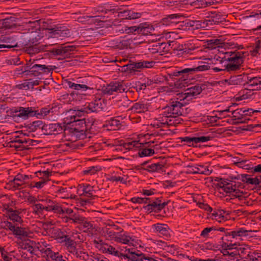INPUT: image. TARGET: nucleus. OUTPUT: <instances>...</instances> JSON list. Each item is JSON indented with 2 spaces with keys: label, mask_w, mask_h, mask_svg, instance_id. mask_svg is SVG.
I'll list each match as a JSON object with an SVG mask.
<instances>
[{
  "label": "nucleus",
  "mask_w": 261,
  "mask_h": 261,
  "mask_svg": "<svg viewBox=\"0 0 261 261\" xmlns=\"http://www.w3.org/2000/svg\"><path fill=\"white\" fill-rule=\"evenodd\" d=\"M126 259L128 261H145V254L133 248H128Z\"/></svg>",
  "instance_id": "nucleus-23"
},
{
  "label": "nucleus",
  "mask_w": 261,
  "mask_h": 261,
  "mask_svg": "<svg viewBox=\"0 0 261 261\" xmlns=\"http://www.w3.org/2000/svg\"><path fill=\"white\" fill-rule=\"evenodd\" d=\"M118 118H119V117L117 118H111L109 120L106 121L107 125L110 127V129L116 130L121 127V124Z\"/></svg>",
  "instance_id": "nucleus-43"
},
{
  "label": "nucleus",
  "mask_w": 261,
  "mask_h": 261,
  "mask_svg": "<svg viewBox=\"0 0 261 261\" xmlns=\"http://www.w3.org/2000/svg\"><path fill=\"white\" fill-rule=\"evenodd\" d=\"M247 87L241 90L239 92L238 100H243L250 98L254 94L253 91L261 89V77H253L248 79L246 84Z\"/></svg>",
  "instance_id": "nucleus-5"
},
{
  "label": "nucleus",
  "mask_w": 261,
  "mask_h": 261,
  "mask_svg": "<svg viewBox=\"0 0 261 261\" xmlns=\"http://www.w3.org/2000/svg\"><path fill=\"white\" fill-rule=\"evenodd\" d=\"M43 125V122L41 120L33 121L28 124V128L31 132L36 131L38 128H41Z\"/></svg>",
  "instance_id": "nucleus-54"
},
{
  "label": "nucleus",
  "mask_w": 261,
  "mask_h": 261,
  "mask_svg": "<svg viewBox=\"0 0 261 261\" xmlns=\"http://www.w3.org/2000/svg\"><path fill=\"white\" fill-rule=\"evenodd\" d=\"M156 44L158 46L159 53L162 55L170 51L176 43L174 41H168L167 42H156Z\"/></svg>",
  "instance_id": "nucleus-29"
},
{
  "label": "nucleus",
  "mask_w": 261,
  "mask_h": 261,
  "mask_svg": "<svg viewBox=\"0 0 261 261\" xmlns=\"http://www.w3.org/2000/svg\"><path fill=\"white\" fill-rule=\"evenodd\" d=\"M124 71L128 72H132L139 71V69H142L143 64L142 61L138 62H134L133 63L127 64L123 67Z\"/></svg>",
  "instance_id": "nucleus-36"
},
{
  "label": "nucleus",
  "mask_w": 261,
  "mask_h": 261,
  "mask_svg": "<svg viewBox=\"0 0 261 261\" xmlns=\"http://www.w3.org/2000/svg\"><path fill=\"white\" fill-rule=\"evenodd\" d=\"M75 48L74 45L60 46L57 48H53L51 52L54 55H59L65 59L69 57L71 52L73 51Z\"/></svg>",
  "instance_id": "nucleus-18"
},
{
  "label": "nucleus",
  "mask_w": 261,
  "mask_h": 261,
  "mask_svg": "<svg viewBox=\"0 0 261 261\" xmlns=\"http://www.w3.org/2000/svg\"><path fill=\"white\" fill-rule=\"evenodd\" d=\"M34 62H31V60L28 62L24 66L21 67V72L20 73H25L27 75H31L30 71L33 68Z\"/></svg>",
  "instance_id": "nucleus-52"
},
{
  "label": "nucleus",
  "mask_w": 261,
  "mask_h": 261,
  "mask_svg": "<svg viewBox=\"0 0 261 261\" xmlns=\"http://www.w3.org/2000/svg\"><path fill=\"white\" fill-rule=\"evenodd\" d=\"M39 201H42V202H46L47 203H48L47 206H43V210H45L47 212H51L53 211V205L55 203V201H52L50 199H40L39 200Z\"/></svg>",
  "instance_id": "nucleus-63"
},
{
  "label": "nucleus",
  "mask_w": 261,
  "mask_h": 261,
  "mask_svg": "<svg viewBox=\"0 0 261 261\" xmlns=\"http://www.w3.org/2000/svg\"><path fill=\"white\" fill-rule=\"evenodd\" d=\"M78 15L77 13L73 14V18L75 19L77 21L81 22L83 24H95L96 22L100 21V20L98 18V16H80L76 17V15Z\"/></svg>",
  "instance_id": "nucleus-25"
},
{
  "label": "nucleus",
  "mask_w": 261,
  "mask_h": 261,
  "mask_svg": "<svg viewBox=\"0 0 261 261\" xmlns=\"http://www.w3.org/2000/svg\"><path fill=\"white\" fill-rule=\"evenodd\" d=\"M182 17V15L178 14L168 15L166 17L162 19V23L163 24L165 25H170L172 24H177L179 22V19Z\"/></svg>",
  "instance_id": "nucleus-30"
},
{
  "label": "nucleus",
  "mask_w": 261,
  "mask_h": 261,
  "mask_svg": "<svg viewBox=\"0 0 261 261\" xmlns=\"http://www.w3.org/2000/svg\"><path fill=\"white\" fill-rule=\"evenodd\" d=\"M75 116L71 117V121L65 124L66 131L78 137L85 135L87 126L85 119H78Z\"/></svg>",
  "instance_id": "nucleus-4"
},
{
  "label": "nucleus",
  "mask_w": 261,
  "mask_h": 261,
  "mask_svg": "<svg viewBox=\"0 0 261 261\" xmlns=\"http://www.w3.org/2000/svg\"><path fill=\"white\" fill-rule=\"evenodd\" d=\"M196 49L195 47L189 45L188 44L179 45L176 47L177 51V55L178 56L186 57L188 55H191L193 51Z\"/></svg>",
  "instance_id": "nucleus-26"
},
{
  "label": "nucleus",
  "mask_w": 261,
  "mask_h": 261,
  "mask_svg": "<svg viewBox=\"0 0 261 261\" xmlns=\"http://www.w3.org/2000/svg\"><path fill=\"white\" fill-rule=\"evenodd\" d=\"M8 144L10 147L15 148L17 150L21 151L27 148L24 145L17 144L13 139L8 143Z\"/></svg>",
  "instance_id": "nucleus-59"
},
{
  "label": "nucleus",
  "mask_w": 261,
  "mask_h": 261,
  "mask_svg": "<svg viewBox=\"0 0 261 261\" xmlns=\"http://www.w3.org/2000/svg\"><path fill=\"white\" fill-rule=\"evenodd\" d=\"M138 148V155L141 158L151 156L155 153L154 150L152 148H146L144 147H139Z\"/></svg>",
  "instance_id": "nucleus-45"
},
{
  "label": "nucleus",
  "mask_w": 261,
  "mask_h": 261,
  "mask_svg": "<svg viewBox=\"0 0 261 261\" xmlns=\"http://www.w3.org/2000/svg\"><path fill=\"white\" fill-rule=\"evenodd\" d=\"M185 105L179 101L173 100L170 101L164 108H163V117L166 118L164 124L168 125L174 124V122L171 119V118H176L182 115L184 107Z\"/></svg>",
  "instance_id": "nucleus-2"
},
{
  "label": "nucleus",
  "mask_w": 261,
  "mask_h": 261,
  "mask_svg": "<svg viewBox=\"0 0 261 261\" xmlns=\"http://www.w3.org/2000/svg\"><path fill=\"white\" fill-rule=\"evenodd\" d=\"M102 92L105 94L112 95L114 92H123L125 91L124 86L120 82H111L107 86H103L102 88Z\"/></svg>",
  "instance_id": "nucleus-15"
},
{
  "label": "nucleus",
  "mask_w": 261,
  "mask_h": 261,
  "mask_svg": "<svg viewBox=\"0 0 261 261\" xmlns=\"http://www.w3.org/2000/svg\"><path fill=\"white\" fill-rule=\"evenodd\" d=\"M231 179H241L242 181L247 184L255 185L257 182V177L251 178L250 175L246 174L238 175L237 176L232 177Z\"/></svg>",
  "instance_id": "nucleus-35"
},
{
  "label": "nucleus",
  "mask_w": 261,
  "mask_h": 261,
  "mask_svg": "<svg viewBox=\"0 0 261 261\" xmlns=\"http://www.w3.org/2000/svg\"><path fill=\"white\" fill-rule=\"evenodd\" d=\"M243 194V191H240L239 188H234L230 195L231 196L230 199L233 200L236 198H238L239 200H242L244 198Z\"/></svg>",
  "instance_id": "nucleus-51"
},
{
  "label": "nucleus",
  "mask_w": 261,
  "mask_h": 261,
  "mask_svg": "<svg viewBox=\"0 0 261 261\" xmlns=\"http://www.w3.org/2000/svg\"><path fill=\"white\" fill-rule=\"evenodd\" d=\"M188 172L191 174H201L209 175L212 173L207 167L203 165H196V166L188 165Z\"/></svg>",
  "instance_id": "nucleus-24"
},
{
  "label": "nucleus",
  "mask_w": 261,
  "mask_h": 261,
  "mask_svg": "<svg viewBox=\"0 0 261 261\" xmlns=\"http://www.w3.org/2000/svg\"><path fill=\"white\" fill-rule=\"evenodd\" d=\"M123 146L125 149L132 150L134 148L139 147V143L137 141H132L127 143H124Z\"/></svg>",
  "instance_id": "nucleus-57"
},
{
  "label": "nucleus",
  "mask_w": 261,
  "mask_h": 261,
  "mask_svg": "<svg viewBox=\"0 0 261 261\" xmlns=\"http://www.w3.org/2000/svg\"><path fill=\"white\" fill-rule=\"evenodd\" d=\"M17 42L14 37L8 35H1L0 37V51H6L7 49H10L17 47Z\"/></svg>",
  "instance_id": "nucleus-11"
},
{
  "label": "nucleus",
  "mask_w": 261,
  "mask_h": 261,
  "mask_svg": "<svg viewBox=\"0 0 261 261\" xmlns=\"http://www.w3.org/2000/svg\"><path fill=\"white\" fill-rule=\"evenodd\" d=\"M50 33L51 34V37L59 38L63 40L65 38L69 37L71 36L70 30L66 27H60L57 28H51L49 29Z\"/></svg>",
  "instance_id": "nucleus-16"
},
{
  "label": "nucleus",
  "mask_w": 261,
  "mask_h": 261,
  "mask_svg": "<svg viewBox=\"0 0 261 261\" xmlns=\"http://www.w3.org/2000/svg\"><path fill=\"white\" fill-rule=\"evenodd\" d=\"M33 68L30 71L31 75L35 76H39L42 74H48L52 73L53 71L56 68L55 66L46 65L45 64H41L35 63L34 62Z\"/></svg>",
  "instance_id": "nucleus-10"
},
{
  "label": "nucleus",
  "mask_w": 261,
  "mask_h": 261,
  "mask_svg": "<svg viewBox=\"0 0 261 261\" xmlns=\"http://www.w3.org/2000/svg\"><path fill=\"white\" fill-rule=\"evenodd\" d=\"M13 223L8 221V220H1L0 222V229L3 228L6 230H10L12 228Z\"/></svg>",
  "instance_id": "nucleus-60"
},
{
  "label": "nucleus",
  "mask_w": 261,
  "mask_h": 261,
  "mask_svg": "<svg viewBox=\"0 0 261 261\" xmlns=\"http://www.w3.org/2000/svg\"><path fill=\"white\" fill-rule=\"evenodd\" d=\"M251 230H247L244 228H239L234 230L229 231V232H226V237H231L232 238H236L238 237H246L248 236L249 232H252Z\"/></svg>",
  "instance_id": "nucleus-31"
},
{
  "label": "nucleus",
  "mask_w": 261,
  "mask_h": 261,
  "mask_svg": "<svg viewBox=\"0 0 261 261\" xmlns=\"http://www.w3.org/2000/svg\"><path fill=\"white\" fill-rule=\"evenodd\" d=\"M234 249L237 250L238 255L242 258H247L246 255H250L249 250L250 249L248 245H239L235 247Z\"/></svg>",
  "instance_id": "nucleus-39"
},
{
  "label": "nucleus",
  "mask_w": 261,
  "mask_h": 261,
  "mask_svg": "<svg viewBox=\"0 0 261 261\" xmlns=\"http://www.w3.org/2000/svg\"><path fill=\"white\" fill-rule=\"evenodd\" d=\"M22 210L21 209L11 208L8 207L6 211L7 217L14 223L21 224L23 222V220L20 215L21 214Z\"/></svg>",
  "instance_id": "nucleus-19"
},
{
  "label": "nucleus",
  "mask_w": 261,
  "mask_h": 261,
  "mask_svg": "<svg viewBox=\"0 0 261 261\" xmlns=\"http://www.w3.org/2000/svg\"><path fill=\"white\" fill-rule=\"evenodd\" d=\"M253 113L252 109H244V108L238 109L232 111L233 117L234 120H237L238 123H246L247 120H249V118H245L246 116H251Z\"/></svg>",
  "instance_id": "nucleus-12"
},
{
  "label": "nucleus",
  "mask_w": 261,
  "mask_h": 261,
  "mask_svg": "<svg viewBox=\"0 0 261 261\" xmlns=\"http://www.w3.org/2000/svg\"><path fill=\"white\" fill-rule=\"evenodd\" d=\"M49 254V257L55 261H70L69 259L59 252H54L52 250H47V253Z\"/></svg>",
  "instance_id": "nucleus-40"
},
{
  "label": "nucleus",
  "mask_w": 261,
  "mask_h": 261,
  "mask_svg": "<svg viewBox=\"0 0 261 261\" xmlns=\"http://www.w3.org/2000/svg\"><path fill=\"white\" fill-rule=\"evenodd\" d=\"M41 129L46 135H58L62 133L63 131H66L65 123L44 124L42 126Z\"/></svg>",
  "instance_id": "nucleus-9"
},
{
  "label": "nucleus",
  "mask_w": 261,
  "mask_h": 261,
  "mask_svg": "<svg viewBox=\"0 0 261 261\" xmlns=\"http://www.w3.org/2000/svg\"><path fill=\"white\" fill-rule=\"evenodd\" d=\"M33 213L36 215L41 214L43 211V205L40 203H36L32 206Z\"/></svg>",
  "instance_id": "nucleus-58"
},
{
  "label": "nucleus",
  "mask_w": 261,
  "mask_h": 261,
  "mask_svg": "<svg viewBox=\"0 0 261 261\" xmlns=\"http://www.w3.org/2000/svg\"><path fill=\"white\" fill-rule=\"evenodd\" d=\"M205 22L207 28H211L214 24H217L225 21V15H222L220 12L213 11H207L205 14Z\"/></svg>",
  "instance_id": "nucleus-8"
},
{
  "label": "nucleus",
  "mask_w": 261,
  "mask_h": 261,
  "mask_svg": "<svg viewBox=\"0 0 261 261\" xmlns=\"http://www.w3.org/2000/svg\"><path fill=\"white\" fill-rule=\"evenodd\" d=\"M65 83L69 88L77 91L81 92L84 90L83 89L94 90V88L91 87V85L90 84V82L87 81V79L84 77H80L78 78L76 82L66 80H65Z\"/></svg>",
  "instance_id": "nucleus-7"
},
{
  "label": "nucleus",
  "mask_w": 261,
  "mask_h": 261,
  "mask_svg": "<svg viewBox=\"0 0 261 261\" xmlns=\"http://www.w3.org/2000/svg\"><path fill=\"white\" fill-rule=\"evenodd\" d=\"M55 108L53 107L48 106L42 108L40 110H33L32 107L23 108L19 107L15 112L16 113L15 116L19 117L23 119H27L29 117L36 116L38 118H44L49 114L54 113Z\"/></svg>",
  "instance_id": "nucleus-1"
},
{
  "label": "nucleus",
  "mask_w": 261,
  "mask_h": 261,
  "mask_svg": "<svg viewBox=\"0 0 261 261\" xmlns=\"http://www.w3.org/2000/svg\"><path fill=\"white\" fill-rule=\"evenodd\" d=\"M242 64V63H239V64L238 63L233 64L232 63H228L225 66V68L223 69V70L229 72L236 71L240 69Z\"/></svg>",
  "instance_id": "nucleus-50"
},
{
  "label": "nucleus",
  "mask_w": 261,
  "mask_h": 261,
  "mask_svg": "<svg viewBox=\"0 0 261 261\" xmlns=\"http://www.w3.org/2000/svg\"><path fill=\"white\" fill-rule=\"evenodd\" d=\"M21 177L20 173L17 174L14 178L10 181L11 185H13V188L15 190L20 189L21 186L25 184Z\"/></svg>",
  "instance_id": "nucleus-42"
},
{
  "label": "nucleus",
  "mask_w": 261,
  "mask_h": 261,
  "mask_svg": "<svg viewBox=\"0 0 261 261\" xmlns=\"http://www.w3.org/2000/svg\"><path fill=\"white\" fill-rule=\"evenodd\" d=\"M248 77L246 75L239 74L236 76H231L228 79H226L225 82L229 85H244L247 83Z\"/></svg>",
  "instance_id": "nucleus-21"
},
{
  "label": "nucleus",
  "mask_w": 261,
  "mask_h": 261,
  "mask_svg": "<svg viewBox=\"0 0 261 261\" xmlns=\"http://www.w3.org/2000/svg\"><path fill=\"white\" fill-rule=\"evenodd\" d=\"M143 208L149 212H160V198H158L155 201H148V204L144 206Z\"/></svg>",
  "instance_id": "nucleus-34"
},
{
  "label": "nucleus",
  "mask_w": 261,
  "mask_h": 261,
  "mask_svg": "<svg viewBox=\"0 0 261 261\" xmlns=\"http://www.w3.org/2000/svg\"><path fill=\"white\" fill-rule=\"evenodd\" d=\"M152 228L154 229V232L162 235L166 237L170 236V230L167 224L157 223L152 225Z\"/></svg>",
  "instance_id": "nucleus-28"
},
{
  "label": "nucleus",
  "mask_w": 261,
  "mask_h": 261,
  "mask_svg": "<svg viewBox=\"0 0 261 261\" xmlns=\"http://www.w3.org/2000/svg\"><path fill=\"white\" fill-rule=\"evenodd\" d=\"M151 84V81H149L147 79V81H145L144 83H142L140 82H138L136 84V87H134L136 88V90L137 92H139L142 90H145L146 88L150 85Z\"/></svg>",
  "instance_id": "nucleus-56"
},
{
  "label": "nucleus",
  "mask_w": 261,
  "mask_h": 261,
  "mask_svg": "<svg viewBox=\"0 0 261 261\" xmlns=\"http://www.w3.org/2000/svg\"><path fill=\"white\" fill-rule=\"evenodd\" d=\"M132 110L137 113L144 112L147 110V105L141 102H137L134 104L132 107Z\"/></svg>",
  "instance_id": "nucleus-49"
},
{
  "label": "nucleus",
  "mask_w": 261,
  "mask_h": 261,
  "mask_svg": "<svg viewBox=\"0 0 261 261\" xmlns=\"http://www.w3.org/2000/svg\"><path fill=\"white\" fill-rule=\"evenodd\" d=\"M127 250L128 248L126 247H125L124 250H123V249H121V251H119L115 248V250L113 251L112 255H113L115 256H118L121 259H126L127 255L125 256V255L127 254Z\"/></svg>",
  "instance_id": "nucleus-53"
},
{
  "label": "nucleus",
  "mask_w": 261,
  "mask_h": 261,
  "mask_svg": "<svg viewBox=\"0 0 261 261\" xmlns=\"http://www.w3.org/2000/svg\"><path fill=\"white\" fill-rule=\"evenodd\" d=\"M81 222V228L83 229L84 232L87 231L88 230H92L93 229V225L90 222L87 221L85 218L84 217V220Z\"/></svg>",
  "instance_id": "nucleus-55"
},
{
  "label": "nucleus",
  "mask_w": 261,
  "mask_h": 261,
  "mask_svg": "<svg viewBox=\"0 0 261 261\" xmlns=\"http://www.w3.org/2000/svg\"><path fill=\"white\" fill-rule=\"evenodd\" d=\"M58 231H59V237L62 239V242L65 243V246L66 247L68 251L71 253H77V249L76 248V242L71 238L69 237L67 235L63 234V233L58 229Z\"/></svg>",
  "instance_id": "nucleus-17"
},
{
  "label": "nucleus",
  "mask_w": 261,
  "mask_h": 261,
  "mask_svg": "<svg viewBox=\"0 0 261 261\" xmlns=\"http://www.w3.org/2000/svg\"><path fill=\"white\" fill-rule=\"evenodd\" d=\"M185 25L191 30H198L200 29L207 28L205 20H187L185 21Z\"/></svg>",
  "instance_id": "nucleus-27"
},
{
  "label": "nucleus",
  "mask_w": 261,
  "mask_h": 261,
  "mask_svg": "<svg viewBox=\"0 0 261 261\" xmlns=\"http://www.w3.org/2000/svg\"><path fill=\"white\" fill-rule=\"evenodd\" d=\"M241 186V183L237 185L235 182H233L232 181L228 182V180L227 179L226 184H225L223 191L226 193H229L230 195L234 188H239Z\"/></svg>",
  "instance_id": "nucleus-47"
},
{
  "label": "nucleus",
  "mask_w": 261,
  "mask_h": 261,
  "mask_svg": "<svg viewBox=\"0 0 261 261\" xmlns=\"http://www.w3.org/2000/svg\"><path fill=\"white\" fill-rule=\"evenodd\" d=\"M121 16L123 19H134L140 18L142 14L140 13L135 12L132 10H124L121 12Z\"/></svg>",
  "instance_id": "nucleus-37"
},
{
  "label": "nucleus",
  "mask_w": 261,
  "mask_h": 261,
  "mask_svg": "<svg viewBox=\"0 0 261 261\" xmlns=\"http://www.w3.org/2000/svg\"><path fill=\"white\" fill-rule=\"evenodd\" d=\"M210 66L207 64L197 66H193L190 68H187L180 70H175L169 74V76L171 79L174 77H177L179 81H185L188 80V76L190 74H193L195 73L208 70L210 69Z\"/></svg>",
  "instance_id": "nucleus-3"
},
{
  "label": "nucleus",
  "mask_w": 261,
  "mask_h": 261,
  "mask_svg": "<svg viewBox=\"0 0 261 261\" xmlns=\"http://www.w3.org/2000/svg\"><path fill=\"white\" fill-rule=\"evenodd\" d=\"M43 37L41 35L35 33V35H33L32 38L29 40V46L28 47L27 51L30 54H34L40 51L48 50V47L50 45L40 44L39 40Z\"/></svg>",
  "instance_id": "nucleus-6"
},
{
  "label": "nucleus",
  "mask_w": 261,
  "mask_h": 261,
  "mask_svg": "<svg viewBox=\"0 0 261 261\" xmlns=\"http://www.w3.org/2000/svg\"><path fill=\"white\" fill-rule=\"evenodd\" d=\"M115 241L118 242L122 243L125 244L135 245L136 243V237H130L126 234H121L119 237H115Z\"/></svg>",
  "instance_id": "nucleus-33"
},
{
  "label": "nucleus",
  "mask_w": 261,
  "mask_h": 261,
  "mask_svg": "<svg viewBox=\"0 0 261 261\" xmlns=\"http://www.w3.org/2000/svg\"><path fill=\"white\" fill-rule=\"evenodd\" d=\"M64 219H66L65 221L66 222H68L69 220H71L74 223H78L81 224V222H82L84 220V217L80 216L79 213H73L71 216L69 217H65Z\"/></svg>",
  "instance_id": "nucleus-48"
},
{
  "label": "nucleus",
  "mask_w": 261,
  "mask_h": 261,
  "mask_svg": "<svg viewBox=\"0 0 261 261\" xmlns=\"http://www.w3.org/2000/svg\"><path fill=\"white\" fill-rule=\"evenodd\" d=\"M126 259L128 261H145V254L133 248H128Z\"/></svg>",
  "instance_id": "nucleus-22"
},
{
  "label": "nucleus",
  "mask_w": 261,
  "mask_h": 261,
  "mask_svg": "<svg viewBox=\"0 0 261 261\" xmlns=\"http://www.w3.org/2000/svg\"><path fill=\"white\" fill-rule=\"evenodd\" d=\"M10 231L13 232L14 235L19 236L20 237H26L28 235L25 229L19 227L17 223L13 224L12 228H11Z\"/></svg>",
  "instance_id": "nucleus-38"
},
{
  "label": "nucleus",
  "mask_w": 261,
  "mask_h": 261,
  "mask_svg": "<svg viewBox=\"0 0 261 261\" xmlns=\"http://www.w3.org/2000/svg\"><path fill=\"white\" fill-rule=\"evenodd\" d=\"M213 219L216 220L219 223L225 221L228 219L229 214L223 210L214 211L212 213Z\"/></svg>",
  "instance_id": "nucleus-32"
},
{
  "label": "nucleus",
  "mask_w": 261,
  "mask_h": 261,
  "mask_svg": "<svg viewBox=\"0 0 261 261\" xmlns=\"http://www.w3.org/2000/svg\"><path fill=\"white\" fill-rule=\"evenodd\" d=\"M154 30V29L151 26H149V24L146 23L140 24H139V34L142 35H148L151 34L152 32Z\"/></svg>",
  "instance_id": "nucleus-44"
},
{
  "label": "nucleus",
  "mask_w": 261,
  "mask_h": 261,
  "mask_svg": "<svg viewBox=\"0 0 261 261\" xmlns=\"http://www.w3.org/2000/svg\"><path fill=\"white\" fill-rule=\"evenodd\" d=\"M244 53L243 51H228L225 53L224 57L223 59L229 62V63L243 64L244 62Z\"/></svg>",
  "instance_id": "nucleus-14"
},
{
  "label": "nucleus",
  "mask_w": 261,
  "mask_h": 261,
  "mask_svg": "<svg viewBox=\"0 0 261 261\" xmlns=\"http://www.w3.org/2000/svg\"><path fill=\"white\" fill-rule=\"evenodd\" d=\"M103 99L101 97L95 96V99L90 102L86 109H87L90 112H98L103 109Z\"/></svg>",
  "instance_id": "nucleus-20"
},
{
  "label": "nucleus",
  "mask_w": 261,
  "mask_h": 261,
  "mask_svg": "<svg viewBox=\"0 0 261 261\" xmlns=\"http://www.w3.org/2000/svg\"><path fill=\"white\" fill-rule=\"evenodd\" d=\"M3 28L5 29H13L17 27L16 19L14 17H10L3 20L2 23Z\"/></svg>",
  "instance_id": "nucleus-41"
},
{
  "label": "nucleus",
  "mask_w": 261,
  "mask_h": 261,
  "mask_svg": "<svg viewBox=\"0 0 261 261\" xmlns=\"http://www.w3.org/2000/svg\"><path fill=\"white\" fill-rule=\"evenodd\" d=\"M53 212L60 215L64 214V208L58 203L55 201V203L53 205Z\"/></svg>",
  "instance_id": "nucleus-64"
},
{
  "label": "nucleus",
  "mask_w": 261,
  "mask_h": 261,
  "mask_svg": "<svg viewBox=\"0 0 261 261\" xmlns=\"http://www.w3.org/2000/svg\"><path fill=\"white\" fill-rule=\"evenodd\" d=\"M205 89L204 85H196L194 86H192L190 88H188L185 90V92L182 93L181 97L182 100L187 99L190 100L193 98V97L199 94L202 91Z\"/></svg>",
  "instance_id": "nucleus-13"
},
{
  "label": "nucleus",
  "mask_w": 261,
  "mask_h": 261,
  "mask_svg": "<svg viewBox=\"0 0 261 261\" xmlns=\"http://www.w3.org/2000/svg\"><path fill=\"white\" fill-rule=\"evenodd\" d=\"M100 169L98 166H92L89 167L87 170L83 171L85 175H93Z\"/></svg>",
  "instance_id": "nucleus-61"
},
{
  "label": "nucleus",
  "mask_w": 261,
  "mask_h": 261,
  "mask_svg": "<svg viewBox=\"0 0 261 261\" xmlns=\"http://www.w3.org/2000/svg\"><path fill=\"white\" fill-rule=\"evenodd\" d=\"M164 167V165L160 163L151 164L150 171V172H158L162 170Z\"/></svg>",
  "instance_id": "nucleus-62"
},
{
  "label": "nucleus",
  "mask_w": 261,
  "mask_h": 261,
  "mask_svg": "<svg viewBox=\"0 0 261 261\" xmlns=\"http://www.w3.org/2000/svg\"><path fill=\"white\" fill-rule=\"evenodd\" d=\"M131 102V101H130L126 96H124L117 100L116 105L121 110L123 111L128 108Z\"/></svg>",
  "instance_id": "nucleus-46"
}]
</instances>
